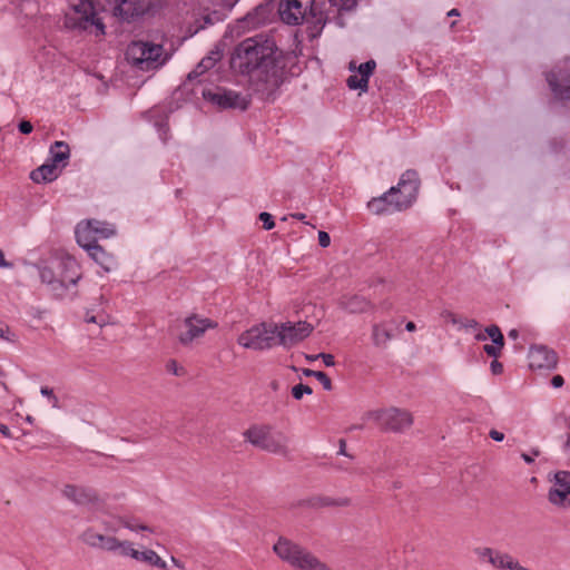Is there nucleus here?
<instances>
[{"label":"nucleus","mask_w":570,"mask_h":570,"mask_svg":"<svg viewBox=\"0 0 570 570\" xmlns=\"http://www.w3.org/2000/svg\"><path fill=\"white\" fill-rule=\"evenodd\" d=\"M230 67L242 75L256 77L253 89L262 100H275L285 65L283 52L273 38L257 35L240 41L233 50Z\"/></svg>","instance_id":"nucleus-1"},{"label":"nucleus","mask_w":570,"mask_h":570,"mask_svg":"<svg viewBox=\"0 0 570 570\" xmlns=\"http://www.w3.org/2000/svg\"><path fill=\"white\" fill-rule=\"evenodd\" d=\"M279 559L298 570H332L316 556L292 540L279 537L273 547Z\"/></svg>","instance_id":"nucleus-2"},{"label":"nucleus","mask_w":570,"mask_h":570,"mask_svg":"<svg viewBox=\"0 0 570 570\" xmlns=\"http://www.w3.org/2000/svg\"><path fill=\"white\" fill-rule=\"evenodd\" d=\"M125 55L127 61L141 71L155 70L167 60L161 45L142 40L131 41Z\"/></svg>","instance_id":"nucleus-3"},{"label":"nucleus","mask_w":570,"mask_h":570,"mask_svg":"<svg viewBox=\"0 0 570 570\" xmlns=\"http://www.w3.org/2000/svg\"><path fill=\"white\" fill-rule=\"evenodd\" d=\"M277 323L262 322L243 332L237 343L248 350L265 351L278 345Z\"/></svg>","instance_id":"nucleus-4"},{"label":"nucleus","mask_w":570,"mask_h":570,"mask_svg":"<svg viewBox=\"0 0 570 570\" xmlns=\"http://www.w3.org/2000/svg\"><path fill=\"white\" fill-rule=\"evenodd\" d=\"M244 438L254 446L264 451L287 458L289 450L286 445L287 438L283 433H271L268 425H254L244 432Z\"/></svg>","instance_id":"nucleus-5"},{"label":"nucleus","mask_w":570,"mask_h":570,"mask_svg":"<svg viewBox=\"0 0 570 570\" xmlns=\"http://www.w3.org/2000/svg\"><path fill=\"white\" fill-rule=\"evenodd\" d=\"M368 415L386 432H403L413 424L412 414L406 410L397 407L370 412Z\"/></svg>","instance_id":"nucleus-6"},{"label":"nucleus","mask_w":570,"mask_h":570,"mask_svg":"<svg viewBox=\"0 0 570 570\" xmlns=\"http://www.w3.org/2000/svg\"><path fill=\"white\" fill-rule=\"evenodd\" d=\"M203 97L206 101L213 104L220 110L225 109H239L246 110L249 106V100L244 97L242 94L225 89V88H216L204 89Z\"/></svg>","instance_id":"nucleus-7"},{"label":"nucleus","mask_w":570,"mask_h":570,"mask_svg":"<svg viewBox=\"0 0 570 570\" xmlns=\"http://www.w3.org/2000/svg\"><path fill=\"white\" fill-rule=\"evenodd\" d=\"M420 177L415 169L405 170L396 186H393L394 195L397 198L396 208L407 209L415 202L420 189Z\"/></svg>","instance_id":"nucleus-8"},{"label":"nucleus","mask_w":570,"mask_h":570,"mask_svg":"<svg viewBox=\"0 0 570 570\" xmlns=\"http://www.w3.org/2000/svg\"><path fill=\"white\" fill-rule=\"evenodd\" d=\"M546 81L558 101H570V66L558 63L544 73Z\"/></svg>","instance_id":"nucleus-9"},{"label":"nucleus","mask_w":570,"mask_h":570,"mask_svg":"<svg viewBox=\"0 0 570 570\" xmlns=\"http://www.w3.org/2000/svg\"><path fill=\"white\" fill-rule=\"evenodd\" d=\"M313 330L305 321L277 323L278 345L288 350L308 337Z\"/></svg>","instance_id":"nucleus-10"},{"label":"nucleus","mask_w":570,"mask_h":570,"mask_svg":"<svg viewBox=\"0 0 570 570\" xmlns=\"http://www.w3.org/2000/svg\"><path fill=\"white\" fill-rule=\"evenodd\" d=\"M185 331L178 336V341L181 345L188 346L194 340L202 337L205 332L209 328H216L217 322L203 317L198 314H190L184 321Z\"/></svg>","instance_id":"nucleus-11"},{"label":"nucleus","mask_w":570,"mask_h":570,"mask_svg":"<svg viewBox=\"0 0 570 570\" xmlns=\"http://www.w3.org/2000/svg\"><path fill=\"white\" fill-rule=\"evenodd\" d=\"M548 500L560 508L570 507V471H558L554 474V485L549 490Z\"/></svg>","instance_id":"nucleus-12"},{"label":"nucleus","mask_w":570,"mask_h":570,"mask_svg":"<svg viewBox=\"0 0 570 570\" xmlns=\"http://www.w3.org/2000/svg\"><path fill=\"white\" fill-rule=\"evenodd\" d=\"M114 4L115 16L130 22L149 10L151 0H114Z\"/></svg>","instance_id":"nucleus-13"},{"label":"nucleus","mask_w":570,"mask_h":570,"mask_svg":"<svg viewBox=\"0 0 570 570\" xmlns=\"http://www.w3.org/2000/svg\"><path fill=\"white\" fill-rule=\"evenodd\" d=\"M532 370H553L558 364V355L544 345H532L528 354Z\"/></svg>","instance_id":"nucleus-14"},{"label":"nucleus","mask_w":570,"mask_h":570,"mask_svg":"<svg viewBox=\"0 0 570 570\" xmlns=\"http://www.w3.org/2000/svg\"><path fill=\"white\" fill-rule=\"evenodd\" d=\"M63 495L78 505H99L101 500L91 488L67 484L62 490Z\"/></svg>","instance_id":"nucleus-15"},{"label":"nucleus","mask_w":570,"mask_h":570,"mask_svg":"<svg viewBox=\"0 0 570 570\" xmlns=\"http://www.w3.org/2000/svg\"><path fill=\"white\" fill-rule=\"evenodd\" d=\"M291 0H279L278 3V14L281 20L288 26H297L302 23L304 20L309 21L311 16L308 13V9L303 6L292 7L289 4Z\"/></svg>","instance_id":"nucleus-16"},{"label":"nucleus","mask_w":570,"mask_h":570,"mask_svg":"<svg viewBox=\"0 0 570 570\" xmlns=\"http://www.w3.org/2000/svg\"><path fill=\"white\" fill-rule=\"evenodd\" d=\"M397 198L394 195V189L390 188L380 197H373L367 203V208L375 215H386L396 212H403L404 208H396Z\"/></svg>","instance_id":"nucleus-17"},{"label":"nucleus","mask_w":570,"mask_h":570,"mask_svg":"<svg viewBox=\"0 0 570 570\" xmlns=\"http://www.w3.org/2000/svg\"><path fill=\"white\" fill-rule=\"evenodd\" d=\"M121 553L124 556H129L137 561H141L154 566L159 569H166V562L154 551L150 549H146L144 551H138L132 548V544L125 541L121 544Z\"/></svg>","instance_id":"nucleus-18"},{"label":"nucleus","mask_w":570,"mask_h":570,"mask_svg":"<svg viewBox=\"0 0 570 570\" xmlns=\"http://www.w3.org/2000/svg\"><path fill=\"white\" fill-rule=\"evenodd\" d=\"M82 541L94 548H101L108 551L121 549L122 542H119L114 537L104 535L95 532L92 529H88L82 533Z\"/></svg>","instance_id":"nucleus-19"},{"label":"nucleus","mask_w":570,"mask_h":570,"mask_svg":"<svg viewBox=\"0 0 570 570\" xmlns=\"http://www.w3.org/2000/svg\"><path fill=\"white\" fill-rule=\"evenodd\" d=\"M58 277L68 286L77 285V283L81 278V274L79 272V266L77 262L69 256L58 262Z\"/></svg>","instance_id":"nucleus-20"},{"label":"nucleus","mask_w":570,"mask_h":570,"mask_svg":"<svg viewBox=\"0 0 570 570\" xmlns=\"http://www.w3.org/2000/svg\"><path fill=\"white\" fill-rule=\"evenodd\" d=\"M67 24L80 30H89L91 27L97 29V35H105V24L101 19L96 16L94 10L89 13L83 12L77 19L67 18Z\"/></svg>","instance_id":"nucleus-21"},{"label":"nucleus","mask_w":570,"mask_h":570,"mask_svg":"<svg viewBox=\"0 0 570 570\" xmlns=\"http://www.w3.org/2000/svg\"><path fill=\"white\" fill-rule=\"evenodd\" d=\"M338 304L348 313H364L371 307V302L357 294L342 296Z\"/></svg>","instance_id":"nucleus-22"},{"label":"nucleus","mask_w":570,"mask_h":570,"mask_svg":"<svg viewBox=\"0 0 570 570\" xmlns=\"http://www.w3.org/2000/svg\"><path fill=\"white\" fill-rule=\"evenodd\" d=\"M301 504L313 509L326 507H348L351 504V500L348 498L334 499L327 495H315L302 501Z\"/></svg>","instance_id":"nucleus-23"},{"label":"nucleus","mask_w":570,"mask_h":570,"mask_svg":"<svg viewBox=\"0 0 570 570\" xmlns=\"http://www.w3.org/2000/svg\"><path fill=\"white\" fill-rule=\"evenodd\" d=\"M288 3L292 4V7L303 6L308 9L311 22L314 23L315 27H318L320 30H322V28L325 26L327 16L321 9H318L315 0H291Z\"/></svg>","instance_id":"nucleus-24"},{"label":"nucleus","mask_w":570,"mask_h":570,"mask_svg":"<svg viewBox=\"0 0 570 570\" xmlns=\"http://www.w3.org/2000/svg\"><path fill=\"white\" fill-rule=\"evenodd\" d=\"M90 227L91 226L87 225V220H82L77 225L75 230L77 243L86 252L89 250V247H92L98 243V238Z\"/></svg>","instance_id":"nucleus-25"},{"label":"nucleus","mask_w":570,"mask_h":570,"mask_svg":"<svg viewBox=\"0 0 570 570\" xmlns=\"http://www.w3.org/2000/svg\"><path fill=\"white\" fill-rule=\"evenodd\" d=\"M55 164H43L30 173V179L36 184L50 183L58 177Z\"/></svg>","instance_id":"nucleus-26"},{"label":"nucleus","mask_w":570,"mask_h":570,"mask_svg":"<svg viewBox=\"0 0 570 570\" xmlns=\"http://www.w3.org/2000/svg\"><path fill=\"white\" fill-rule=\"evenodd\" d=\"M87 253L98 265L104 268L105 272L111 271L115 259L112 255L108 254L98 243L95 246L89 247Z\"/></svg>","instance_id":"nucleus-27"},{"label":"nucleus","mask_w":570,"mask_h":570,"mask_svg":"<svg viewBox=\"0 0 570 570\" xmlns=\"http://www.w3.org/2000/svg\"><path fill=\"white\" fill-rule=\"evenodd\" d=\"M70 157V148L65 141H55L50 147V160L51 164H55L58 168V165L63 163L62 166H66V160Z\"/></svg>","instance_id":"nucleus-28"},{"label":"nucleus","mask_w":570,"mask_h":570,"mask_svg":"<svg viewBox=\"0 0 570 570\" xmlns=\"http://www.w3.org/2000/svg\"><path fill=\"white\" fill-rule=\"evenodd\" d=\"M87 225L91 226L90 228L98 239L109 238L116 234L115 226L106 222L98 219H87Z\"/></svg>","instance_id":"nucleus-29"},{"label":"nucleus","mask_w":570,"mask_h":570,"mask_svg":"<svg viewBox=\"0 0 570 570\" xmlns=\"http://www.w3.org/2000/svg\"><path fill=\"white\" fill-rule=\"evenodd\" d=\"M219 53L218 52H212L209 56L204 57L200 62L196 66V68L188 73V80L196 79L200 75H203L205 71L212 69L217 60H219Z\"/></svg>","instance_id":"nucleus-30"},{"label":"nucleus","mask_w":570,"mask_h":570,"mask_svg":"<svg viewBox=\"0 0 570 570\" xmlns=\"http://www.w3.org/2000/svg\"><path fill=\"white\" fill-rule=\"evenodd\" d=\"M273 9L274 6L272 2L267 1L265 3H261L253 10V12L247 14V19L252 20L253 23L256 24L265 23L268 20Z\"/></svg>","instance_id":"nucleus-31"},{"label":"nucleus","mask_w":570,"mask_h":570,"mask_svg":"<svg viewBox=\"0 0 570 570\" xmlns=\"http://www.w3.org/2000/svg\"><path fill=\"white\" fill-rule=\"evenodd\" d=\"M393 337L391 330L383 324H374L372 327L373 344L377 347H385L387 342Z\"/></svg>","instance_id":"nucleus-32"},{"label":"nucleus","mask_w":570,"mask_h":570,"mask_svg":"<svg viewBox=\"0 0 570 570\" xmlns=\"http://www.w3.org/2000/svg\"><path fill=\"white\" fill-rule=\"evenodd\" d=\"M515 561L517 560H514V558L509 553L497 550L492 557V561H490V564L498 570H511L513 569Z\"/></svg>","instance_id":"nucleus-33"},{"label":"nucleus","mask_w":570,"mask_h":570,"mask_svg":"<svg viewBox=\"0 0 570 570\" xmlns=\"http://www.w3.org/2000/svg\"><path fill=\"white\" fill-rule=\"evenodd\" d=\"M69 287L70 286H68L65 282H61L59 277L48 285L49 292L57 299L65 298L67 296Z\"/></svg>","instance_id":"nucleus-34"},{"label":"nucleus","mask_w":570,"mask_h":570,"mask_svg":"<svg viewBox=\"0 0 570 570\" xmlns=\"http://www.w3.org/2000/svg\"><path fill=\"white\" fill-rule=\"evenodd\" d=\"M346 83L350 89H360L364 92L368 89V81L365 78L358 77L356 75H351L347 78Z\"/></svg>","instance_id":"nucleus-35"},{"label":"nucleus","mask_w":570,"mask_h":570,"mask_svg":"<svg viewBox=\"0 0 570 570\" xmlns=\"http://www.w3.org/2000/svg\"><path fill=\"white\" fill-rule=\"evenodd\" d=\"M38 271H39V277H40L41 282L43 284H46L47 286L58 278L55 271L49 266H46V265L39 266Z\"/></svg>","instance_id":"nucleus-36"},{"label":"nucleus","mask_w":570,"mask_h":570,"mask_svg":"<svg viewBox=\"0 0 570 570\" xmlns=\"http://www.w3.org/2000/svg\"><path fill=\"white\" fill-rule=\"evenodd\" d=\"M376 67V62L374 60H367L366 62H363L358 66L357 71L360 73V77L365 78L367 81L372 73L374 72Z\"/></svg>","instance_id":"nucleus-37"},{"label":"nucleus","mask_w":570,"mask_h":570,"mask_svg":"<svg viewBox=\"0 0 570 570\" xmlns=\"http://www.w3.org/2000/svg\"><path fill=\"white\" fill-rule=\"evenodd\" d=\"M291 393L295 400H302L305 394L311 395L313 390L308 385L299 383L292 387Z\"/></svg>","instance_id":"nucleus-38"},{"label":"nucleus","mask_w":570,"mask_h":570,"mask_svg":"<svg viewBox=\"0 0 570 570\" xmlns=\"http://www.w3.org/2000/svg\"><path fill=\"white\" fill-rule=\"evenodd\" d=\"M495 549L489 548V547H480L474 549V553L478 556V558L481 561H487L490 563L492 561V557L495 553Z\"/></svg>","instance_id":"nucleus-39"},{"label":"nucleus","mask_w":570,"mask_h":570,"mask_svg":"<svg viewBox=\"0 0 570 570\" xmlns=\"http://www.w3.org/2000/svg\"><path fill=\"white\" fill-rule=\"evenodd\" d=\"M258 218L263 223V228L265 230H271L274 228L275 222L269 213L263 212L259 214Z\"/></svg>","instance_id":"nucleus-40"},{"label":"nucleus","mask_w":570,"mask_h":570,"mask_svg":"<svg viewBox=\"0 0 570 570\" xmlns=\"http://www.w3.org/2000/svg\"><path fill=\"white\" fill-rule=\"evenodd\" d=\"M121 524L131 531H149V532H151V529L146 524H138V523H135V522H131L128 520H122V519H121Z\"/></svg>","instance_id":"nucleus-41"},{"label":"nucleus","mask_w":570,"mask_h":570,"mask_svg":"<svg viewBox=\"0 0 570 570\" xmlns=\"http://www.w3.org/2000/svg\"><path fill=\"white\" fill-rule=\"evenodd\" d=\"M323 385L324 390L332 391L333 384L331 379L325 372L320 371L315 377Z\"/></svg>","instance_id":"nucleus-42"},{"label":"nucleus","mask_w":570,"mask_h":570,"mask_svg":"<svg viewBox=\"0 0 570 570\" xmlns=\"http://www.w3.org/2000/svg\"><path fill=\"white\" fill-rule=\"evenodd\" d=\"M332 4L340 6L343 10H352L356 7V0H330Z\"/></svg>","instance_id":"nucleus-43"},{"label":"nucleus","mask_w":570,"mask_h":570,"mask_svg":"<svg viewBox=\"0 0 570 570\" xmlns=\"http://www.w3.org/2000/svg\"><path fill=\"white\" fill-rule=\"evenodd\" d=\"M166 368L176 376H180L185 373L184 367L178 366V363L175 360H170L167 363Z\"/></svg>","instance_id":"nucleus-44"},{"label":"nucleus","mask_w":570,"mask_h":570,"mask_svg":"<svg viewBox=\"0 0 570 570\" xmlns=\"http://www.w3.org/2000/svg\"><path fill=\"white\" fill-rule=\"evenodd\" d=\"M40 393L41 395L43 396H47L48 399H53V407L55 409H59L60 405H59V400L58 397L55 395L53 393V390L48 387V386H41L40 389Z\"/></svg>","instance_id":"nucleus-45"},{"label":"nucleus","mask_w":570,"mask_h":570,"mask_svg":"<svg viewBox=\"0 0 570 570\" xmlns=\"http://www.w3.org/2000/svg\"><path fill=\"white\" fill-rule=\"evenodd\" d=\"M0 338H3L8 342L16 341V334H13L8 325L0 326Z\"/></svg>","instance_id":"nucleus-46"},{"label":"nucleus","mask_w":570,"mask_h":570,"mask_svg":"<svg viewBox=\"0 0 570 570\" xmlns=\"http://www.w3.org/2000/svg\"><path fill=\"white\" fill-rule=\"evenodd\" d=\"M483 351L487 355L494 357V358H498L501 355L499 347L494 346L493 344H485L483 346Z\"/></svg>","instance_id":"nucleus-47"},{"label":"nucleus","mask_w":570,"mask_h":570,"mask_svg":"<svg viewBox=\"0 0 570 570\" xmlns=\"http://www.w3.org/2000/svg\"><path fill=\"white\" fill-rule=\"evenodd\" d=\"M485 333L492 341L502 335V332L498 325H490L485 327Z\"/></svg>","instance_id":"nucleus-48"},{"label":"nucleus","mask_w":570,"mask_h":570,"mask_svg":"<svg viewBox=\"0 0 570 570\" xmlns=\"http://www.w3.org/2000/svg\"><path fill=\"white\" fill-rule=\"evenodd\" d=\"M318 244L323 248H326L330 246L331 237H330L328 233H326L324 230L318 232Z\"/></svg>","instance_id":"nucleus-49"},{"label":"nucleus","mask_w":570,"mask_h":570,"mask_svg":"<svg viewBox=\"0 0 570 570\" xmlns=\"http://www.w3.org/2000/svg\"><path fill=\"white\" fill-rule=\"evenodd\" d=\"M18 129L21 134L29 135L32 131L33 126L30 121L22 120L19 122Z\"/></svg>","instance_id":"nucleus-50"},{"label":"nucleus","mask_w":570,"mask_h":570,"mask_svg":"<svg viewBox=\"0 0 570 570\" xmlns=\"http://www.w3.org/2000/svg\"><path fill=\"white\" fill-rule=\"evenodd\" d=\"M490 368H491L492 374H494V375H499V374H501L503 372V365L497 358H494L491 362Z\"/></svg>","instance_id":"nucleus-51"},{"label":"nucleus","mask_w":570,"mask_h":570,"mask_svg":"<svg viewBox=\"0 0 570 570\" xmlns=\"http://www.w3.org/2000/svg\"><path fill=\"white\" fill-rule=\"evenodd\" d=\"M532 455H529L527 453H522L521 454V458L523 459V461L528 464H531L534 462V456H539L540 455V451L538 449H533L531 451Z\"/></svg>","instance_id":"nucleus-52"},{"label":"nucleus","mask_w":570,"mask_h":570,"mask_svg":"<svg viewBox=\"0 0 570 570\" xmlns=\"http://www.w3.org/2000/svg\"><path fill=\"white\" fill-rule=\"evenodd\" d=\"M318 356L323 360L326 366H333L335 364V360L332 354L320 353Z\"/></svg>","instance_id":"nucleus-53"},{"label":"nucleus","mask_w":570,"mask_h":570,"mask_svg":"<svg viewBox=\"0 0 570 570\" xmlns=\"http://www.w3.org/2000/svg\"><path fill=\"white\" fill-rule=\"evenodd\" d=\"M551 384L554 389H559L561 386H563L564 384V380L561 375H554L552 379H551Z\"/></svg>","instance_id":"nucleus-54"},{"label":"nucleus","mask_w":570,"mask_h":570,"mask_svg":"<svg viewBox=\"0 0 570 570\" xmlns=\"http://www.w3.org/2000/svg\"><path fill=\"white\" fill-rule=\"evenodd\" d=\"M489 436L494 440V441H498V442H501L503 441L504 439V434L498 430H491L490 433H489Z\"/></svg>","instance_id":"nucleus-55"},{"label":"nucleus","mask_w":570,"mask_h":570,"mask_svg":"<svg viewBox=\"0 0 570 570\" xmlns=\"http://www.w3.org/2000/svg\"><path fill=\"white\" fill-rule=\"evenodd\" d=\"M493 345L499 347V351L501 352L503 346H504V337H503V334L500 335L498 338H494L492 341Z\"/></svg>","instance_id":"nucleus-56"},{"label":"nucleus","mask_w":570,"mask_h":570,"mask_svg":"<svg viewBox=\"0 0 570 570\" xmlns=\"http://www.w3.org/2000/svg\"><path fill=\"white\" fill-rule=\"evenodd\" d=\"M12 266V263L4 259L3 252L0 249V267L11 268Z\"/></svg>","instance_id":"nucleus-57"},{"label":"nucleus","mask_w":570,"mask_h":570,"mask_svg":"<svg viewBox=\"0 0 570 570\" xmlns=\"http://www.w3.org/2000/svg\"><path fill=\"white\" fill-rule=\"evenodd\" d=\"M338 454L340 455H345V456H350L346 452V442L344 439H341L340 440V450H338Z\"/></svg>","instance_id":"nucleus-58"},{"label":"nucleus","mask_w":570,"mask_h":570,"mask_svg":"<svg viewBox=\"0 0 570 570\" xmlns=\"http://www.w3.org/2000/svg\"><path fill=\"white\" fill-rule=\"evenodd\" d=\"M0 433L4 436V438H11V433H10V430L9 428L3 424V423H0Z\"/></svg>","instance_id":"nucleus-59"},{"label":"nucleus","mask_w":570,"mask_h":570,"mask_svg":"<svg viewBox=\"0 0 570 570\" xmlns=\"http://www.w3.org/2000/svg\"><path fill=\"white\" fill-rule=\"evenodd\" d=\"M220 1H222L223 7L233 9L239 0H220Z\"/></svg>","instance_id":"nucleus-60"},{"label":"nucleus","mask_w":570,"mask_h":570,"mask_svg":"<svg viewBox=\"0 0 570 570\" xmlns=\"http://www.w3.org/2000/svg\"><path fill=\"white\" fill-rule=\"evenodd\" d=\"M318 372H320V371H314V370H309V368H305V370H303V374H304L305 376H307V377H309V376H314V377H316V375H317V373H318Z\"/></svg>","instance_id":"nucleus-61"},{"label":"nucleus","mask_w":570,"mask_h":570,"mask_svg":"<svg viewBox=\"0 0 570 570\" xmlns=\"http://www.w3.org/2000/svg\"><path fill=\"white\" fill-rule=\"evenodd\" d=\"M509 337H511L512 340H517L519 337V332L518 330L513 328L511 330L509 333H508Z\"/></svg>","instance_id":"nucleus-62"},{"label":"nucleus","mask_w":570,"mask_h":570,"mask_svg":"<svg viewBox=\"0 0 570 570\" xmlns=\"http://www.w3.org/2000/svg\"><path fill=\"white\" fill-rule=\"evenodd\" d=\"M292 217L295 219H298V220H304L306 215L303 213H296V214H293Z\"/></svg>","instance_id":"nucleus-63"},{"label":"nucleus","mask_w":570,"mask_h":570,"mask_svg":"<svg viewBox=\"0 0 570 570\" xmlns=\"http://www.w3.org/2000/svg\"><path fill=\"white\" fill-rule=\"evenodd\" d=\"M415 324L413 322H407L405 325L406 331L413 332L415 330Z\"/></svg>","instance_id":"nucleus-64"}]
</instances>
